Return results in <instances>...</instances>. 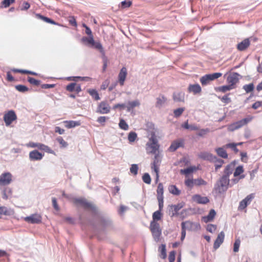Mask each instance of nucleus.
I'll list each match as a JSON object with an SVG mask.
<instances>
[{"label":"nucleus","instance_id":"obj_21","mask_svg":"<svg viewBox=\"0 0 262 262\" xmlns=\"http://www.w3.org/2000/svg\"><path fill=\"white\" fill-rule=\"evenodd\" d=\"M193 200L199 203L205 204L209 202V199L206 196H202L199 194H195L192 196Z\"/></svg>","mask_w":262,"mask_h":262},{"label":"nucleus","instance_id":"obj_64","mask_svg":"<svg viewBox=\"0 0 262 262\" xmlns=\"http://www.w3.org/2000/svg\"><path fill=\"white\" fill-rule=\"evenodd\" d=\"M176 252L174 251H171L169 253L168 259L169 262H173L175 260Z\"/></svg>","mask_w":262,"mask_h":262},{"label":"nucleus","instance_id":"obj_30","mask_svg":"<svg viewBox=\"0 0 262 262\" xmlns=\"http://www.w3.org/2000/svg\"><path fill=\"white\" fill-rule=\"evenodd\" d=\"M36 16L37 18L40 19L47 23H50V24H54V25L56 24V23L52 19H51L48 17H47L46 16H42L40 14H36Z\"/></svg>","mask_w":262,"mask_h":262},{"label":"nucleus","instance_id":"obj_57","mask_svg":"<svg viewBox=\"0 0 262 262\" xmlns=\"http://www.w3.org/2000/svg\"><path fill=\"white\" fill-rule=\"evenodd\" d=\"M72 78V80H76L77 79H79L83 81H89L91 79V78L89 77H80V76H77V77H69V80H71Z\"/></svg>","mask_w":262,"mask_h":262},{"label":"nucleus","instance_id":"obj_50","mask_svg":"<svg viewBox=\"0 0 262 262\" xmlns=\"http://www.w3.org/2000/svg\"><path fill=\"white\" fill-rule=\"evenodd\" d=\"M241 244V241L239 238L236 239L233 246V251L234 252H237L239 251V248Z\"/></svg>","mask_w":262,"mask_h":262},{"label":"nucleus","instance_id":"obj_10","mask_svg":"<svg viewBox=\"0 0 262 262\" xmlns=\"http://www.w3.org/2000/svg\"><path fill=\"white\" fill-rule=\"evenodd\" d=\"M24 220L29 223L38 224L41 222V217L39 214L36 213L25 217Z\"/></svg>","mask_w":262,"mask_h":262},{"label":"nucleus","instance_id":"obj_53","mask_svg":"<svg viewBox=\"0 0 262 262\" xmlns=\"http://www.w3.org/2000/svg\"><path fill=\"white\" fill-rule=\"evenodd\" d=\"M184 108L183 107H180V108H178L175 110H174L173 111V113H174V115L176 117H178L179 116H180L183 113V112L184 111Z\"/></svg>","mask_w":262,"mask_h":262},{"label":"nucleus","instance_id":"obj_47","mask_svg":"<svg viewBox=\"0 0 262 262\" xmlns=\"http://www.w3.org/2000/svg\"><path fill=\"white\" fill-rule=\"evenodd\" d=\"M232 89H233V88H232V86L229 84L227 85H223L222 86H220L217 88L218 91L223 93H225L228 91H230Z\"/></svg>","mask_w":262,"mask_h":262},{"label":"nucleus","instance_id":"obj_43","mask_svg":"<svg viewBox=\"0 0 262 262\" xmlns=\"http://www.w3.org/2000/svg\"><path fill=\"white\" fill-rule=\"evenodd\" d=\"M119 126L120 128L126 130L128 129V125L126 123V122L123 120L121 119L120 120V122L119 123Z\"/></svg>","mask_w":262,"mask_h":262},{"label":"nucleus","instance_id":"obj_34","mask_svg":"<svg viewBox=\"0 0 262 262\" xmlns=\"http://www.w3.org/2000/svg\"><path fill=\"white\" fill-rule=\"evenodd\" d=\"M92 46L100 51L102 54V56L105 55L104 50H103L102 46L100 42L94 41V43H93Z\"/></svg>","mask_w":262,"mask_h":262},{"label":"nucleus","instance_id":"obj_40","mask_svg":"<svg viewBox=\"0 0 262 262\" xmlns=\"http://www.w3.org/2000/svg\"><path fill=\"white\" fill-rule=\"evenodd\" d=\"M157 198L158 197H163V192H164V189H163V186L162 183H159L158 186L157 188Z\"/></svg>","mask_w":262,"mask_h":262},{"label":"nucleus","instance_id":"obj_54","mask_svg":"<svg viewBox=\"0 0 262 262\" xmlns=\"http://www.w3.org/2000/svg\"><path fill=\"white\" fill-rule=\"evenodd\" d=\"M9 211L7 207L5 206L0 207V219L2 217L3 215H9Z\"/></svg>","mask_w":262,"mask_h":262},{"label":"nucleus","instance_id":"obj_58","mask_svg":"<svg viewBox=\"0 0 262 262\" xmlns=\"http://www.w3.org/2000/svg\"><path fill=\"white\" fill-rule=\"evenodd\" d=\"M138 166L137 164H133L130 168V171L134 175H136L138 173Z\"/></svg>","mask_w":262,"mask_h":262},{"label":"nucleus","instance_id":"obj_18","mask_svg":"<svg viewBox=\"0 0 262 262\" xmlns=\"http://www.w3.org/2000/svg\"><path fill=\"white\" fill-rule=\"evenodd\" d=\"M184 141L182 139H178L174 141L170 147H169V150L170 151H174L178 148L182 147L183 146Z\"/></svg>","mask_w":262,"mask_h":262},{"label":"nucleus","instance_id":"obj_7","mask_svg":"<svg viewBox=\"0 0 262 262\" xmlns=\"http://www.w3.org/2000/svg\"><path fill=\"white\" fill-rule=\"evenodd\" d=\"M27 146L32 148H37L38 149L45 151L48 153L52 154L53 152V151L49 147L40 143L31 142L27 144Z\"/></svg>","mask_w":262,"mask_h":262},{"label":"nucleus","instance_id":"obj_29","mask_svg":"<svg viewBox=\"0 0 262 262\" xmlns=\"http://www.w3.org/2000/svg\"><path fill=\"white\" fill-rule=\"evenodd\" d=\"M168 190L170 193L175 195H179L181 193V191L174 185H170Z\"/></svg>","mask_w":262,"mask_h":262},{"label":"nucleus","instance_id":"obj_9","mask_svg":"<svg viewBox=\"0 0 262 262\" xmlns=\"http://www.w3.org/2000/svg\"><path fill=\"white\" fill-rule=\"evenodd\" d=\"M111 107L107 102L102 101L98 105L96 112L99 114H107L110 112Z\"/></svg>","mask_w":262,"mask_h":262},{"label":"nucleus","instance_id":"obj_42","mask_svg":"<svg viewBox=\"0 0 262 262\" xmlns=\"http://www.w3.org/2000/svg\"><path fill=\"white\" fill-rule=\"evenodd\" d=\"M195 186H200L202 185H206L207 182L202 178L194 179V181Z\"/></svg>","mask_w":262,"mask_h":262},{"label":"nucleus","instance_id":"obj_39","mask_svg":"<svg viewBox=\"0 0 262 262\" xmlns=\"http://www.w3.org/2000/svg\"><path fill=\"white\" fill-rule=\"evenodd\" d=\"M81 41L83 42H87L88 44H90L91 45H93V43H94V39L93 36H89V37H83L81 39Z\"/></svg>","mask_w":262,"mask_h":262},{"label":"nucleus","instance_id":"obj_2","mask_svg":"<svg viewBox=\"0 0 262 262\" xmlns=\"http://www.w3.org/2000/svg\"><path fill=\"white\" fill-rule=\"evenodd\" d=\"M229 184V178L223 176L215 185L214 189L217 192L222 193L227 190Z\"/></svg>","mask_w":262,"mask_h":262},{"label":"nucleus","instance_id":"obj_28","mask_svg":"<svg viewBox=\"0 0 262 262\" xmlns=\"http://www.w3.org/2000/svg\"><path fill=\"white\" fill-rule=\"evenodd\" d=\"M65 126L68 128H73L76 126L80 125V123L78 121H65L63 122Z\"/></svg>","mask_w":262,"mask_h":262},{"label":"nucleus","instance_id":"obj_36","mask_svg":"<svg viewBox=\"0 0 262 262\" xmlns=\"http://www.w3.org/2000/svg\"><path fill=\"white\" fill-rule=\"evenodd\" d=\"M183 206L181 204L170 206V208L172 211V216L174 215Z\"/></svg>","mask_w":262,"mask_h":262},{"label":"nucleus","instance_id":"obj_1","mask_svg":"<svg viewBox=\"0 0 262 262\" xmlns=\"http://www.w3.org/2000/svg\"><path fill=\"white\" fill-rule=\"evenodd\" d=\"M148 136H150L149 141L146 143V150L149 154H156L159 152V144L156 136V130L154 128L149 129Z\"/></svg>","mask_w":262,"mask_h":262},{"label":"nucleus","instance_id":"obj_20","mask_svg":"<svg viewBox=\"0 0 262 262\" xmlns=\"http://www.w3.org/2000/svg\"><path fill=\"white\" fill-rule=\"evenodd\" d=\"M202 88L200 85L196 83L193 84H189L188 87V91L189 93H192L194 95L199 94L201 92Z\"/></svg>","mask_w":262,"mask_h":262},{"label":"nucleus","instance_id":"obj_4","mask_svg":"<svg viewBox=\"0 0 262 262\" xmlns=\"http://www.w3.org/2000/svg\"><path fill=\"white\" fill-rule=\"evenodd\" d=\"M150 228L155 240L158 241L161 235V230L159 224L157 222L151 221L150 224Z\"/></svg>","mask_w":262,"mask_h":262},{"label":"nucleus","instance_id":"obj_46","mask_svg":"<svg viewBox=\"0 0 262 262\" xmlns=\"http://www.w3.org/2000/svg\"><path fill=\"white\" fill-rule=\"evenodd\" d=\"M137 138V135L135 132H130L128 135V140L129 142H134Z\"/></svg>","mask_w":262,"mask_h":262},{"label":"nucleus","instance_id":"obj_55","mask_svg":"<svg viewBox=\"0 0 262 262\" xmlns=\"http://www.w3.org/2000/svg\"><path fill=\"white\" fill-rule=\"evenodd\" d=\"M209 132L210 129L208 128L205 129H201L198 132V135L200 137H203Z\"/></svg>","mask_w":262,"mask_h":262},{"label":"nucleus","instance_id":"obj_56","mask_svg":"<svg viewBox=\"0 0 262 262\" xmlns=\"http://www.w3.org/2000/svg\"><path fill=\"white\" fill-rule=\"evenodd\" d=\"M16 89L19 92H25L28 90V88L24 85H17L15 86Z\"/></svg>","mask_w":262,"mask_h":262},{"label":"nucleus","instance_id":"obj_41","mask_svg":"<svg viewBox=\"0 0 262 262\" xmlns=\"http://www.w3.org/2000/svg\"><path fill=\"white\" fill-rule=\"evenodd\" d=\"M229 94L224 95L222 97H219V98L222 101V102L227 104L231 102V98L229 97Z\"/></svg>","mask_w":262,"mask_h":262},{"label":"nucleus","instance_id":"obj_44","mask_svg":"<svg viewBox=\"0 0 262 262\" xmlns=\"http://www.w3.org/2000/svg\"><path fill=\"white\" fill-rule=\"evenodd\" d=\"M159 250L161 252V257L163 259H165L166 257V246L165 245L162 244L159 248Z\"/></svg>","mask_w":262,"mask_h":262},{"label":"nucleus","instance_id":"obj_45","mask_svg":"<svg viewBox=\"0 0 262 262\" xmlns=\"http://www.w3.org/2000/svg\"><path fill=\"white\" fill-rule=\"evenodd\" d=\"M207 75H208V77H209V79H210V80L213 81L221 77L222 74L221 73H214L212 74H207Z\"/></svg>","mask_w":262,"mask_h":262},{"label":"nucleus","instance_id":"obj_14","mask_svg":"<svg viewBox=\"0 0 262 262\" xmlns=\"http://www.w3.org/2000/svg\"><path fill=\"white\" fill-rule=\"evenodd\" d=\"M127 74V69L126 68L123 67L118 75V81L120 85L122 86L124 85Z\"/></svg>","mask_w":262,"mask_h":262},{"label":"nucleus","instance_id":"obj_19","mask_svg":"<svg viewBox=\"0 0 262 262\" xmlns=\"http://www.w3.org/2000/svg\"><path fill=\"white\" fill-rule=\"evenodd\" d=\"M250 41L249 38H246L237 45V49L240 51L246 50L250 46Z\"/></svg>","mask_w":262,"mask_h":262},{"label":"nucleus","instance_id":"obj_31","mask_svg":"<svg viewBox=\"0 0 262 262\" xmlns=\"http://www.w3.org/2000/svg\"><path fill=\"white\" fill-rule=\"evenodd\" d=\"M166 98L164 96H160L157 98L156 106L161 107L166 102Z\"/></svg>","mask_w":262,"mask_h":262},{"label":"nucleus","instance_id":"obj_38","mask_svg":"<svg viewBox=\"0 0 262 262\" xmlns=\"http://www.w3.org/2000/svg\"><path fill=\"white\" fill-rule=\"evenodd\" d=\"M211 81L207 74L202 76L200 79V82L203 85L208 84Z\"/></svg>","mask_w":262,"mask_h":262},{"label":"nucleus","instance_id":"obj_11","mask_svg":"<svg viewBox=\"0 0 262 262\" xmlns=\"http://www.w3.org/2000/svg\"><path fill=\"white\" fill-rule=\"evenodd\" d=\"M254 198V194H250L248 195L244 199L241 201L238 206V210H243L250 204L252 199Z\"/></svg>","mask_w":262,"mask_h":262},{"label":"nucleus","instance_id":"obj_12","mask_svg":"<svg viewBox=\"0 0 262 262\" xmlns=\"http://www.w3.org/2000/svg\"><path fill=\"white\" fill-rule=\"evenodd\" d=\"M238 74L234 73L229 75L227 78L228 83L233 89L235 88V85L238 82Z\"/></svg>","mask_w":262,"mask_h":262},{"label":"nucleus","instance_id":"obj_63","mask_svg":"<svg viewBox=\"0 0 262 262\" xmlns=\"http://www.w3.org/2000/svg\"><path fill=\"white\" fill-rule=\"evenodd\" d=\"M76 85V83H71L67 86L66 90L69 92H73L75 90Z\"/></svg>","mask_w":262,"mask_h":262},{"label":"nucleus","instance_id":"obj_23","mask_svg":"<svg viewBox=\"0 0 262 262\" xmlns=\"http://www.w3.org/2000/svg\"><path fill=\"white\" fill-rule=\"evenodd\" d=\"M234 168L235 164L234 163H231L227 165L224 170V174L223 176L229 178V176L232 174Z\"/></svg>","mask_w":262,"mask_h":262},{"label":"nucleus","instance_id":"obj_27","mask_svg":"<svg viewBox=\"0 0 262 262\" xmlns=\"http://www.w3.org/2000/svg\"><path fill=\"white\" fill-rule=\"evenodd\" d=\"M217 155L223 158L226 159L228 158V154L223 147H219L215 149Z\"/></svg>","mask_w":262,"mask_h":262},{"label":"nucleus","instance_id":"obj_37","mask_svg":"<svg viewBox=\"0 0 262 262\" xmlns=\"http://www.w3.org/2000/svg\"><path fill=\"white\" fill-rule=\"evenodd\" d=\"M161 212L160 210H157L152 214V221L157 222L161 219L162 213Z\"/></svg>","mask_w":262,"mask_h":262},{"label":"nucleus","instance_id":"obj_5","mask_svg":"<svg viewBox=\"0 0 262 262\" xmlns=\"http://www.w3.org/2000/svg\"><path fill=\"white\" fill-rule=\"evenodd\" d=\"M182 228H184L185 230L196 231L201 229L200 224L194 223L189 221L183 222L181 224Z\"/></svg>","mask_w":262,"mask_h":262},{"label":"nucleus","instance_id":"obj_48","mask_svg":"<svg viewBox=\"0 0 262 262\" xmlns=\"http://www.w3.org/2000/svg\"><path fill=\"white\" fill-rule=\"evenodd\" d=\"M14 2H15V0H3L1 3V4H2L1 7L7 8L11 4L14 3Z\"/></svg>","mask_w":262,"mask_h":262},{"label":"nucleus","instance_id":"obj_33","mask_svg":"<svg viewBox=\"0 0 262 262\" xmlns=\"http://www.w3.org/2000/svg\"><path fill=\"white\" fill-rule=\"evenodd\" d=\"M89 94L94 98L96 100H100V98L97 91L95 89H89L88 90Z\"/></svg>","mask_w":262,"mask_h":262},{"label":"nucleus","instance_id":"obj_6","mask_svg":"<svg viewBox=\"0 0 262 262\" xmlns=\"http://www.w3.org/2000/svg\"><path fill=\"white\" fill-rule=\"evenodd\" d=\"M12 182V175L10 172H4L0 176V186L8 185Z\"/></svg>","mask_w":262,"mask_h":262},{"label":"nucleus","instance_id":"obj_3","mask_svg":"<svg viewBox=\"0 0 262 262\" xmlns=\"http://www.w3.org/2000/svg\"><path fill=\"white\" fill-rule=\"evenodd\" d=\"M155 155L154 160L151 164V168L152 170H154L155 173H156V182H157L159 180V166L160 165V163L161 160V157L160 155L159 152H158L156 154H153Z\"/></svg>","mask_w":262,"mask_h":262},{"label":"nucleus","instance_id":"obj_32","mask_svg":"<svg viewBox=\"0 0 262 262\" xmlns=\"http://www.w3.org/2000/svg\"><path fill=\"white\" fill-rule=\"evenodd\" d=\"M196 169V167L195 166H191L187 168L181 169L180 170V173L181 174L187 175L189 174L190 173H192L194 170Z\"/></svg>","mask_w":262,"mask_h":262},{"label":"nucleus","instance_id":"obj_60","mask_svg":"<svg viewBox=\"0 0 262 262\" xmlns=\"http://www.w3.org/2000/svg\"><path fill=\"white\" fill-rule=\"evenodd\" d=\"M216 229V226L213 224H209L207 225V230L211 233L215 232Z\"/></svg>","mask_w":262,"mask_h":262},{"label":"nucleus","instance_id":"obj_62","mask_svg":"<svg viewBox=\"0 0 262 262\" xmlns=\"http://www.w3.org/2000/svg\"><path fill=\"white\" fill-rule=\"evenodd\" d=\"M28 81L34 85H38L40 84V81L35 79L32 77L28 78Z\"/></svg>","mask_w":262,"mask_h":262},{"label":"nucleus","instance_id":"obj_61","mask_svg":"<svg viewBox=\"0 0 262 262\" xmlns=\"http://www.w3.org/2000/svg\"><path fill=\"white\" fill-rule=\"evenodd\" d=\"M215 164V169L217 170L219 168H221L222 166V164L224 163V161L221 159H219L217 158V160L216 161Z\"/></svg>","mask_w":262,"mask_h":262},{"label":"nucleus","instance_id":"obj_16","mask_svg":"<svg viewBox=\"0 0 262 262\" xmlns=\"http://www.w3.org/2000/svg\"><path fill=\"white\" fill-rule=\"evenodd\" d=\"M225 237V234L223 231H221L217 235V237L213 245V248L214 249H218L221 245L223 243Z\"/></svg>","mask_w":262,"mask_h":262},{"label":"nucleus","instance_id":"obj_59","mask_svg":"<svg viewBox=\"0 0 262 262\" xmlns=\"http://www.w3.org/2000/svg\"><path fill=\"white\" fill-rule=\"evenodd\" d=\"M239 129L237 126L235 125V122H234L229 125H228V130L230 132H233L235 130Z\"/></svg>","mask_w":262,"mask_h":262},{"label":"nucleus","instance_id":"obj_26","mask_svg":"<svg viewBox=\"0 0 262 262\" xmlns=\"http://www.w3.org/2000/svg\"><path fill=\"white\" fill-rule=\"evenodd\" d=\"M173 98L175 101L183 102L185 98V94L183 92L174 93L173 95Z\"/></svg>","mask_w":262,"mask_h":262},{"label":"nucleus","instance_id":"obj_35","mask_svg":"<svg viewBox=\"0 0 262 262\" xmlns=\"http://www.w3.org/2000/svg\"><path fill=\"white\" fill-rule=\"evenodd\" d=\"M254 88V84L252 83H249L248 84H245L243 86V89L245 90V91L247 93H249L253 91Z\"/></svg>","mask_w":262,"mask_h":262},{"label":"nucleus","instance_id":"obj_52","mask_svg":"<svg viewBox=\"0 0 262 262\" xmlns=\"http://www.w3.org/2000/svg\"><path fill=\"white\" fill-rule=\"evenodd\" d=\"M142 180L144 183L147 184H149L151 183V178L148 173H145L143 174Z\"/></svg>","mask_w":262,"mask_h":262},{"label":"nucleus","instance_id":"obj_22","mask_svg":"<svg viewBox=\"0 0 262 262\" xmlns=\"http://www.w3.org/2000/svg\"><path fill=\"white\" fill-rule=\"evenodd\" d=\"M252 119L253 117L248 116V117L245 118L242 120L235 122V125L237 126V127L240 128L250 122L252 120Z\"/></svg>","mask_w":262,"mask_h":262},{"label":"nucleus","instance_id":"obj_17","mask_svg":"<svg viewBox=\"0 0 262 262\" xmlns=\"http://www.w3.org/2000/svg\"><path fill=\"white\" fill-rule=\"evenodd\" d=\"M43 155L36 150H34L29 153V158L32 161H38L42 159Z\"/></svg>","mask_w":262,"mask_h":262},{"label":"nucleus","instance_id":"obj_15","mask_svg":"<svg viewBox=\"0 0 262 262\" xmlns=\"http://www.w3.org/2000/svg\"><path fill=\"white\" fill-rule=\"evenodd\" d=\"M74 203L76 204H78L80 205H81L82 206H83L85 208H90L93 209L94 208V207L93 205L86 201V200L82 198H77L74 199Z\"/></svg>","mask_w":262,"mask_h":262},{"label":"nucleus","instance_id":"obj_13","mask_svg":"<svg viewBox=\"0 0 262 262\" xmlns=\"http://www.w3.org/2000/svg\"><path fill=\"white\" fill-rule=\"evenodd\" d=\"M199 157L202 159L208 160L213 162H216L217 157L213 156L212 154L208 152H201L199 155Z\"/></svg>","mask_w":262,"mask_h":262},{"label":"nucleus","instance_id":"obj_49","mask_svg":"<svg viewBox=\"0 0 262 262\" xmlns=\"http://www.w3.org/2000/svg\"><path fill=\"white\" fill-rule=\"evenodd\" d=\"M194 181V179H188L185 181V184L188 187L191 188L195 186Z\"/></svg>","mask_w":262,"mask_h":262},{"label":"nucleus","instance_id":"obj_8","mask_svg":"<svg viewBox=\"0 0 262 262\" xmlns=\"http://www.w3.org/2000/svg\"><path fill=\"white\" fill-rule=\"evenodd\" d=\"M17 116L14 111H9L4 116V120L6 126L10 125L12 122L16 120Z\"/></svg>","mask_w":262,"mask_h":262},{"label":"nucleus","instance_id":"obj_51","mask_svg":"<svg viewBox=\"0 0 262 262\" xmlns=\"http://www.w3.org/2000/svg\"><path fill=\"white\" fill-rule=\"evenodd\" d=\"M244 171L243 167L242 166H238L235 169V171L234 172L233 175L234 177H236L239 176L241 173H242Z\"/></svg>","mask_w":262,"mask_h":262},{"label":"nucleus","instance_id":"obj_25","mask_svg":"<svg viewBox=\"0 0 262 262\" xmlns=\"http://www.w3.org/2000/svg\"><path fill=\"white\" fill-rule=\"evenodd\" d=\"M140 102L138 100H135L133 101H129L127 103V104L126 106L127 108V111L128 112H130L132 110H133L135 107H137L140 106Z\"/></svg>","mask_w":262,"mask_h":262},{"label":"nucleus","instance_id":"obj_24","mask_svg":"<svg viewBox=\"0 0 262 262\" xmlns=\"http://www.w3.org/2000/svg\"><path fill=\"white\" fill-rule=\"evenodd\" d=\"M215 215H216V212H215V210L214 209H211V210H210V211H209V213H208V214L207 216H204L203 217V221L205 223L211 222L213 220V219L215 217Z\"/></svg>","mask_w":262,"mask_h":262}]
</instances>
